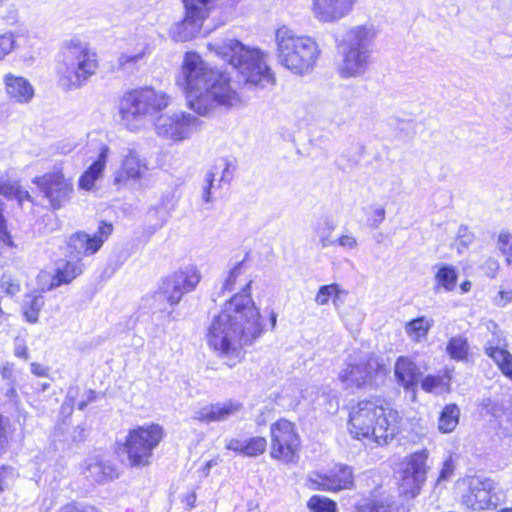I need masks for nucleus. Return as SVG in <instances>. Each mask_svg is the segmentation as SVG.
Listing matches in <instances>:
<instances>
[{"label": "nucleus", "mask_w": 512, "mask_h": 512, "mask_svg": "<svg viewBox=\"0 0 512 512\" xmlns=\"http://www.w3.org/2000/svg\"><path fill=\"white\" fill-rule=\"evenodd\" d=\"M250 284L241 294L227 301L208 327V346L218 357L226 360L229 367L240 362L242 347L253 344L264 332L261 314L249 292Z\"/></svg>", "instance_id": "nucleus-1"}, {"label": "nucleus", "mask_w": 512, "mask_h": 512, "mask_svg": "<svg viewBox=\"0 0 512 512\" xmlns=\"http://www.w3.org/2000/svg\"><path fill=\"white\" fill-rule=\"evenodd\" d=\"M178 84L185 90L189 108L201 116L216 107H233L241 102L228 74L210 67L196 52L185 53Z\"/></svg>", "instance_id": "nucleus-2"}, {"label": "nucleus", "mask_w": 512, "mask_h": 512, "mask_svg": "<svg viewBox=\"0 0 512 512\" xmlns=\"http://www.w3.org/2000/svg\"><path fill=\"white\" fill-rule=\"evenodd\" d=\"M207 47L231 64L246 84L264 88L275 83L274 74L266 61L267 55L259 48L246 46L236 39L210 42Z\"/></svg>", "instance_id": "nucleus-3"}, {"label": "nucleus", "mask_w": 512, "mask_h": 512, "mask_svg": "<svg viewBox=\"0 0 512 512\" xmlns=\"http://www.w3.org/2000/svg\"><path fill=\"white\" fill-rule=\"evenodd\" d=\"M57 68L59 85L67 91L85 86L100 67L98 54L79 37L63 42Z\"/></svg>", "instance_id": "nucleus-4"}, {"label": "nucleus", "mask_w": 512, "mask_h": 512, "mask_svg": "<svg viewBox=\"0 0 512 512\" xmlns=\"http://www.w3.org/2000/svg\"><path fill=\"white\" fill-rule=\"evenodd\" d=\"M377 36L378 29L373 24L366 23L351 27L336 40L342 56V63L338 68L342 78L360 77L367 72L373 62Z\"/></svg>", "instance_id": "nucleus-5"}, {"label": "nucleus", "mask_w": 512, "mask_h": 512, "mask_svg": "<svg viewBox=\"0 0 512 512\" xmlns=\"http://www.w3.org/2000/svg\"><path fill=\"white\" fill-rule=\"evenodd\" d=\"M276 55L279 64L295 75L313 71L321 55L318 43L310 36L298 35L287 26L276 30Z\"/></svg>", "instance_id": "nucleus-6"}, {"label": "nucleus", "mask_w": 512, "mask_h": 512, "mask_svg": "<svg viewBox=\"0 0 512 512\" xmlns=\"http://www.w3.org/2000/svg\"><path fill=\"white\" fill-rule=\"evenodd\" d=\"M170 96L151 87L131 90L120 101L121 124L131 132L147 127L154 116L170 104Z\"/></svg>", "instance_id": "nucleus-7"}, {"label": "nucleus", "mask_w": 512, "mask_h": 512, "mask_svg": "<svg viewBox=\"0 0 512 512\" xmlns=\"http://www.w3.org/2000/svg\"><path fill=\"white\" fill-rule=\"evenodd\" d=\"M387 372L383 360L376 355L350 356L339 373V380L345 389H367L377 386Z\"/></svg>", "instance_id": "nucleus-8"}, {"label": "nucleus", "mask_w": 512, "mask_h": 512, "mask_svg": "<svg viewBox=\"0 0 512 512\" xmlns=\"http://www.w3.org/2000/svg\"><path fill=\"white\" fill-rule=\"evenodd\" d=\"M163 437V428L158 424L139 426L128 432L119 451L127 456L131 467H143L150 464L153 451Z\"/></svg>", "instance_id": "nucleus-9"}, {"label": "nucleus", "mask_w": 512, "mask_h": 512, "mask_svg": "<svg viewBox=\"0 0 512 512\" xmlns=\"http://www.w3.org/2000/svg\"><path fill=\"white\" fill-rule=\"evenodd\" d=\"M202 121L195 115L176 111L160 114L155 121L156 134L168 141L180 143L192 138L201 130Z\"/></svg>", "instance_id": "nucleus-10"}, {"label": "nucleus", "mask_w": 512, "mask_h": 512, "mask_svg": "<svg viewBox=\"0 0 512 512\" xmlns=\"http://www.w3.org/2000/svg\"><path fill=\"white\" fill-rule=\"evenodd\" d=\"M185 17L170 29V36L177 42L193 39L200 31L204 20L219 5V0H182Z\"/></svg>", "instance_id": "nucleus-11"}, {"label": "nucleus", "mask_w": 512, "mask_h": 512, "mask_svg": "<svg viewBox=\"0 0 512 512\" xmlns=\"http://www.w3.org/2000/svg\"><path fill=\"white\" fill-rule=\"evenodd\" d=\"M429 451L422 449L404 458L401 463L399 489L407 497L417 496L427 479Z\"/></svg>", "instance_id": "nucleus-12"}, {"label": "nucleus", "mask_w": 512, "mask_h": 512, "mask_svg": "<svg viewBox=\"0 0 512 512\" xmlns=\"http://www.w3.org/2000/svg\"><path fill=\"white\" fill-rule=\"evenodd\" d=\"M270 432L271 457L285 463L294 462L300 446V437L295 425L286 419H280L271 425Z\"/></svg>", "instance_id": "nucleus-13"}, {"label": "nucleus", "mask_w": 512, "mask_h": 512, "mask_svg": "<svg viewBox=\"0 0 512 512\" xmlns=\"http://www.w3.org/2000/svg\"><path fill=\"white\" fill-rule=\"evenodd\" d=\"M466 491L461 501L464 506L474 511L496 508L499 497L493 479L475 475L466 479Z\"/></svg>", "instance_id": "nucleus-14"}, {"label": "nucleus", "mask_w": 512, "mask_h": 512, "mask_svg": "<svg viewBox=\"0 0 512 512\" xmlns=\"http://www.w3.org/2000/svg\"><path fill=\"white\" fill-rule=\"evenodd\" d=\"M149 171V162L135 149H129L114 172L113 184L118 188L145 189L144 180Z\"/></svg>", "instance_id": "nucleus-15"}, {"label": "nucleus", "mask_w": 512, "mask_h": 512, "mask_svg": "<svg viewBox=\"0 0 512 512\" xmlns=\"http://www.w3.org/2000/svg\"><path fill=\"white\" fill-rule=\"evenodd\" d=\"M199 281L200 273L198 269L193 265L186 266L163 281L156 297L167 300L171 306L177 305L185 294L195 289Z\"/></svg>", "instance_id": "nucleus-16"}, {"label": "nucleus", "mask_w": 512, "mask_h": 512, "mask_svg": "<svg viewBox=\"0 0 512 512\" xmlns=\"http://www.w3.org/2000/svg\"><path fill=\"white\" fill-rule=\"evenodd\" d=\"M32 182L37 185L53 210L61 209L72 197V181L66 179L60 170L35 177Z\"/></svg>", "instance_id": "nucleus-17"}, {"label": "nucleus", "mask_w": 512, "mask_h": 512, "mask_svg": "<svg viewBox=\"0 0 512 512\" xmlns=\"http://www.w3.org/2000/svg\"><path fill=\"white\" fill-rule=\"evenodd\" d=\"M378 408L379 405L370 400L360 401L352 408L349 415V431L354 438L371 439Z\"/></svg>", "instance_id": "nucleus-18"}, {"label": "nucleus", "mask_w": 512, "mask_h": 512, "mask_svg": "<svg viewBox=\"0 0 512 512\" xmlns=\"http://www.w3.org/2000/svg\"><path fill=\"white\" fill-rule=\"evenodd\" d=\"M113 230L112 224L102 222L98 231L90 236L86 232H77L70 236L68 246L71 254L80 259L84 255L96 253L108 239Z\"/></svg>", "instance_id": "nucleus-19"}, {"label": "nucleus", "mask_w": 512, "mask_h": 512, "mask_svg": "<svg viewBox=\"0 0 512 512\" xmlns=\"http://www.w3.org/2000/svg\"><path fill=\"white\" fill-rule=\"evenodd\" d=\"M236 164L233 159L221 157L214 161L207 171L202 187V200L209 203L212 200V190L221 187V184H229L233 179Z\"/></svg>", "instance_id": "nucleus-20"}, {"label": "nucleus", "mask_w": 512, "mask_h": 512, "mask_svg": "<svg viewBox=\"0 0 512 512\" xmlns=\"http://www.w3.org/2000/svg\"><path fill=\"white\" fill-rule=\"evenodd\" d=\"M400 420L398 411L379 405L371 439L378 445L388 444L400 432Z\"/></svg>", "instance_id": "nucleus-21"}, {"label": "nucleus", "mask_w": 512, "mask_h": 512, "mask_svg": "<svg viewBox=\"0 0 512 512\" xmlns=\"http://www.w3.org/2000/svg\"><path fill=\"white\" fill-rule=\"evenodd\" d=\"M308 486L313 490L339 491L353 485L352 469L345 465H336L328 474L309 477Z\"/></svg>", "instance_id": "nucleus-22"}, {"label": "nucleus", "mask_w": 512, "mask_h": 512, "mask_svg": "<svg viewBox=\"0 0 512 512\" xmlns=\"http://www.w3.org/2000/svg\"><path fill=\"white\" fill-rule=\"evenodd\" d=\"M356 0H312V11L320 22L332 23L346 17Z\"/></svg>", "instance_id": "nucleus-23"}, {"label": "nucleus", "mask_w": 512, "mask_h": 512, "mask_svg": "<svg viewBox=\"0 0 512 512\" xmlns=\"http://www.w3.org/2000/svg\"><path fill=\"white\" fill-rule=\"evenodd\" d=\"M82 473L91 482L103 483L118 477L117 468L104 454L87 457L82 466Z\"/></svg>", "instance_id": "nucleus-24"}, {"label": "nucleus", "mask_w": 512, "mask_h": 512, "mask_svg": "<svg viewBox=\"0 0 512 512\" xmlns=\"http://www.w3.org/2000/svg\"><path fill=\"white\" fill-rule=\"evenodd\" d=\"M243 406L238 401H225L215 404H208L194 411L193 419L203 422H221L237 415Z\"/></svg>", "instance_id": "nucleus-25"}, {"label": "nucleus", "mask_w": 512, "mask_h": 512, "mask_svg": "<svg viewBox=\"0 0 512 512\" xmlns=\"http://www.w3.org/2000/svg\"><path fill=\"white\" fill-rule=\"evenodd\" d=\"M3 83L7 96L17 104H28L34 98L33 85L22 76L7 73L3 77Z\"/></svg>", "instance_id": "nucleus-26"}, {"label": "nucleus", "mask_w": 512, "mask_h": 512, "mask_svg": "<svg viewBox=\"0 0 512 512\" xmlns=\"http://www.w3.org/2000/svg\"><path fill=\"white\" fill-rule=\"evenodd\" d=\"M394 374L397 383L406 391L412 392H415L422 375L417 364L406 356L397 358L394 365Z\"/></svg>", "instance_id": "nucleus-27"}, {"label": "nucleus", "mask_w": 512, "mask_h": 512, "mask_svg": "<svg viewBox=\"0 0 512 512\" xmlns=\"http://www.w3.org/2000/svg\"><path fill=\"white\" fill-rule=\"evenodd\" d=\"M358 512H408L405 505L396 496L380 493L371 499H365L357 505Z\"/></svg>", "instance_id": "nucleus-28"}, {"label": "nucleus", "mask_w": 512, "mask_h": 512, "mask_svg": "<svg viewBox=\"0 0 512 512\" xmlns=\"http://www.w3.org/2000/svg\"><path fill=\"white\" fill-rule=\"evenodd\" d=\"M110 149L107 145L101 144L97 159L80 176L79 187L84 190H91L95 182L102 176L106 167Z\"/></svg>", "instance_id": "nucleus-29"}, {"label": "nucleus", "mask_w": 512, "mask_h": 512, "mask_svg": "<svg viewBox=\"0 0 512 512\" xmlns=\"http://www.w3.org/2000/svg\"><path fill=\"white\" fill-rule=\"evenodd\" d=\"M152 52V47L147 41L139 42L133 50L120 54L117 59L118 67L122 70L132 69L142 62Z\"/></svg>", "instance_id": "nucleus-30"}, {"label": "nucleus", "mask_w": 512, "mask_h": 512, "mask_svg": "<svg viewBox=\"0 0 512 512\" xmlns=\"http://www.w3.org/2000/svg\"><path fill=\"white\" fill-rule=\"evenodd\" d=\"M451 373L449 370L440 371L437 375L429 374L421 382V388L427 393L442 394L450 391Z\"/></svg>", "instance_id": "nucleus-31"}, {"label": "nucleus", "mask_w": 512, "mask_h": 512, "mask_svg": "<svg viewBox=\"0 0 512 512\" xmlns=\"http://www.w3.org/2000/svg\"><path fill=\"white\" fill-rule=\"evenodd\" d=\"M347 295L348 292L337 283L323 285L316 294L315 302L323 306L327 305L330 299H332L334 307L338 308L344 303Z\"/></svg>", "instance_id": "nucleus-32"}, {"label": "nucleus", "mask_w": 512, "mask_h": 512, "mask_svg": "<svg viewBox=\"0 0 512 512\" xmlns=\"http://www.w3.org/2000/svg\"><path fill=\"white\" fill-rule=\"evenodd\" d=\"M0 195L8 200H15L20 206L25 201L32 202L30 193L23 189L17 181L10 180L6 176H0Z\"/></svg>", "instance_id": "nucleus-33"}, {"label": "nucleus", "mask_w": 512, "mask_h": 512, "mask_svg": "<svg viewBox=\"0 0 512 512\" xmlns=\"http://www.w3.org/2000/svg\"><path fill=\"white\" fill-rule=\"evenodd\" d=\"M245 263L244 261L238 262L229 272L227 278L224 281L223 284V290L232 292L237 289V285L240 288V292L238 294H241L244 292V289L246 288V283L252 284L251 279H247L245 276ZM249 292L251 293V287L249 288Z\"/></svg>", "instance_id": "nucleus-34"}, {"label": "nucleus", "mask_w": 512, "mask_h": 512, "mask_svg": "<svg viewBox=\"0 0 512 512\" xmlns=\"http://www.w3.org/2000/svg\"><path fill=\"white\" fill-rule=\"evenodd\" d=\"M82 272V265L79 262H61L57 265L56 273L52 278L50 288L58 287L71 282Z\"/></svg>", "instance_id": "nucleus-35"}, {"label": "nucleus", "mask_w": 512, "mask_h": 512, "mask_svg": "<svg viewBox=\"0 0 512 512\" xmlns=\"http://www.w3.org/2000/svg\"><path fill=\"white\" fill-rule=\"evenodd\" d=\"M434 321L425 316L417 317L407 322L405 325V332L407 336L414 342H421L427 337V334Z\"/></svg>", "instance_id": "nucleus-36"}, {"label": "nucleus", "mask_w": 512, "mask_h": 512, "mask_svg": "<svg viewBox=\"0 0 512 512\" xmlns=\"http://www.w3.org/2000/svg\"><path fill=\"white\" fill-rule=\"evenodd\" d=\"M45 304V299L41 294H27L23 300L22 312L25 319L30 323H36L39 319V313Z\"/></svg>", "instance_id": "nucleus-37"}, {"label": "nucleus", "mask_w": 512, "mask_h": 512, "mask_svg": "<svg viewBox=\"0 0 512 512\" xmlns=\"http://www.w3.org/2000/svg\"><path fill=\"white\" fill-rule=\"evenodd\" d=\"M460 410L456 404L446 405L440 413L438 429L442 433H450L459 423Z\"/></svg>", "instance_id": "nucleus-38"}, {"label": "nucleus", "mask_w": 512, "mask_h": 512, "mask_svg": "<svg viewBox=\"0 0 512 512\" xmlns=\"http://www.w3.org/2000/svg\"><path fill=\"white\" fill-rule=\"evenodd\" d=\"M446 352L455 361L466 360L469 354L467 339L463 336L452 337L447 343Z\"/></svg>", "instance_id": "nucleus-39"}, {"label": "nucleus", "mask_w": 512, "mask_h": 512, "mask_svg": "<svg viewBox=\"0 0 512 512\" xmlns=\"http://www.w3.org/2000/svg\"><path fill=\"white\" fill-rule=\"evenodd\" d=\"M457 278L455 267L447 264L442 265L435 275L437 286L442 287L445 291H452L455 288Z\"/></svg>", "instance_id": "nucleus-40"}, {"label": "nucleus", "mask_w": 512, "mask_h": 512, "mask_svg": "<svg viewBox=\"0 0 512 512\" xmlns=\"http://www.w3.org/2000/svg\"><path fill=\"white\" fill-rule=\"evenodd\" d=\"M490 353L503 375L512 380V354L507 350H492Z\"/></svg>", "instance_id": "nucleus-41"}, {"label": "nucleus", "mask_w": 512, "mask_h": 512, "mask_svg": "<svg viewBox=\"0 0 512 512\" xmlns=\"http://www.w3.org/2000/svg\"><path fill=\"white\" fill-rule=\"evenodd\" d=\"M307 506L311 512H337L336 502L320 495L312 496Z\"/></svg>", "instance_id": "nucleus-42"}, {"label": "nucleus", "mask_w": 512, "mask_h": 512, "mask_svg": "<svg viewBox=\"0 0 512 512\" xmlns=\"http://www.w3.org/2000/svg\"><path fill=\"white\" fill-rule=\"evenodd\" d=\"M488 329H492L491 338L487 340L484 346V350L487 356L491 358V351L504 350L501 348L505 344V339L502 332L498 329V325L495 322H490Z\"/></svg>", "instance_id": "nucleus-43"}, {"label": "nucleus", "mask_w": 512, "mask_h": 512, "mask_svg": "<svg viewBox=\"0 0 512 512\" xmlns=\"http://www.w3.org/2000/svg\"><path fill=\"white\" fill-rule=\"evenodd\" d=\"M267 446V441L264 437L256 436L245 439L244 454L249 457H256L261 455Z\"/></svg>", "instance_id": "nucleus-44"}, {"label": "nucleus", "mask_w": 512, "mask_h": 512, "mask_svg": "<svg viewBox=\"0 0 512 512\" xmlns=\"http://www.w3.org/2000/svg\"><path fill=\"white\" fill-rule=\"evenodd\" d=\"M497 246L506 257L508 265H512V234L509 231H500L497 238Z\"/></svg>", "instance_id": "nucleus-45"}, {"label": "nucleus", "mask_w": 512, "mask_h": 512, "mask_svg": "<svg viewBox=\"0 0 512 512\" xmlns=\"http://www.w3.org/2000/svg\"><path fill=\"white\" fill-rule=\"evenodd\" d=\"M16 48V36L12 32L0 34V61L11 54Z\"/></svg>", "instance_id": "nucleus-46"}, {"label": "nucleus", "mask_w": 512, "mask_h": 512, "mask_svg": "<svg viewBox=\"0 0 512 512\" xmlns=\"http://www.w3.org/2000/svg\"><path fill=\"white\" fill-rule=\"evenodd\" d=\"M1 289L8 295H15L20 292L19 281L11 274L4 273L0 280Z\"/></svg>", "instance_id": "nucleus-47"}, {"label": "nucleus", "mask_w": 512, "mask_h": 512, "mask_svg": "<svg viewBox=\"0 0 512 512\" xmlns=\"http://www.w3.org/2000/svg\"><path fill=\"white\" fill-rule=\"evenodd\" d=\"M4 212V203L0 201V241L8 247H12L13 240L10 232L7 229L6 219L3 215Z\"/></svg>", "instance_id": "nucleus-48"}, {"label": "nucleus", "mask_w": 512, "mask_h": 512, "mask_svg": "<svg viewBox=\"0 0 512 512\" xmlns=\"http://www.w3.org/2000/svg\"><path fill=\"white\" fill-rule=\"evenodd\" d=\"M454 473V464L452 457L449 456L443 462V466L441 468L440 474L437 478L436 485L440 486L443 482L449 481Z\"/></svg>", "instance_id": "nucleus-49"}, {"label": "nucleus", "mask_w": 512, "mask_h": 512, "mask_svg": "<svg viewBox=\"0 0 512 512\" xmlns=\"http://www.w3.org/2000/svg\"><path fill=\"white\" fill-rule=\"evenodd\" d=\"M512 301V282H507L502 285V289L499 291L495 298V304L499 307H504Z\"/></svg>", "instance_id": "nucleus-50"}, {"label": "nucleus", "mask_w": 512, "mask_h": 512, "mask_svg": "<svg viewBox=\"0 0 512 512\" xmlns=\"http://www.w3.org/2000/svg\"><path fill=\"white\" fill-rule=\"evenodd\" d=\"M474 240V235L466 226L461 225L457 232V249L467 248Z\"/></svg>", "instance_id": "nucleus-51"}, {"label": "nucleus", "mask_w": 512, "mask_h": 512, "mask_svg": "<svg viewBox=\"0 0 512 512\" xmlns=\"http://www.w3.org/2000/svg\"><path fill=\"white\" fill-rule=\"evenodd\" d=\"M59 512H99V510L89 504L71 502L61 507Z\"/></svg>", "instance_id": "nucleus-52"}, {"label": "nucleus", "mask_w": 512, "mask_h": 512, "mask_svg": "<svg viewBox=\"0 0 512 512\" xmlns=\"http://www.w3.org/2000/svg\"><path fill=\"white\" fill-rule=\"evenodd\" d=\"M337 245L343 247L346 250H352L357 248V240L351 234L342 235L337 239Z\"/></svg>", "instance_id": "nucleus-53"}, {"label": "nucleus", "mask_w": 512, "mask_h": 512, "mask_svg": "<svg viewBox=\"0 0 512 512\" xmlns=\"http://www.w3.org/2000/svg\"><path fill=\"white\" fill-rule=\"evenodd\" d=\"M385 219V209L383 207H377L373 210L370 216L371 226L377 228Z\"/></svg>", "instance_id": "nucleus-54"}, {"label": "nucleus", "mask_w": 512, "mask_h": 512, "mask_svg": "<svg viewBox=\"0 0 512 512\" xmlns=\"http://www.w3.org/2000/svg\"><path fill=\"white\" fill-rule=\"evenodd\" d=\"M14 354L16 357L28 359V351L24 340L17 338L14 342Z\"/></svg>", "instance_id": "nucleus-55"}, {"label": "nucleus", "mask_w": 512, "mask_h": 512, "mask_svg": "<svg viewBox=\"0 0 512 512\" xmlns=\"http://www.w3.org/2000/svg\"><path fill=\"white\" fill-rule=\"evenodd\" d=\"M3 20L9 25H14L18 20V11L14 5L7 8V11L2 14Z\"/></svg>", "instance_id": "nucleus-56"}, {"label": "nucleus", "mask_w": 512, "mask_h": 512, "mask_svg": "<svg viewBox=\"0 0 512 512\" xmlns=\"http://www.w3.org/2000/svg\"><path fill=\"white\" fill-rule=\"evenodd\" d=\"M244 445L245 440L242 439H231L227 445L226 448L235 452H239L241 454H244Z\"/></svg>", "instance_id": "nucleus-57"}, {"label": "nucleus", "mask_w": 512, "mask_h": 512, "mask_svg": "<svg viewBox=\"0 0 512 512\" xmlns=\"http://www.w3.org/2000/svg\"><path fill=\"white\" fill-rule=\"evenodd\" d=\"M96 399V392L93 391V390H89L87 393H86V398L85 399H82L78 402L77 404V407L79 410H84L87 405L93 401H95Z\"/></svg>", "instance_id": "nucleus-58"}, {"label": "nucleus", "mask_w": 512, "mask_h": 512, "mask_svg": "<svg viewBox=\"0 0 512 512\" xmlns=\"http://www.w3.org/2000/svg\"><path fill=\"white\" fill-rule=\"evenodd\" d=\"M317 236L319 237L320 244L323 248L328 246L337 245V240H331L330 235H322L320 232V227L316 229Z\"/></svg>", "instance_id": "nucleus-59"}, {"label": "nucleus", "mask_w": 512, "mask_h": 512, "mask_svg": "<svg viewBox=\"0 0 512 512\" xmlns=\"http://www.w3.org/2000/svg\"><path fill=\"white\" fill-rule=\"evenodd\" d=\"M31 372L38 377L48 376V368L39 363L31 364Z\"/></svg>", "instance_id": "nucleus-60"}, {"label": "nucleus", "mask_w": 512, "mask_h": 512, "mask_svg": "<svg viewBox=\"0 0 512 512\" xmlns=\"http://www.w3.org/2000/svg\"><path fill=\"white\" fill-rule=\"evenodd\" d=\"M86 437V427L84 425H78L73 431V440L81 442Z\"/></svg>", "instance_id": "nucleus-61"}, {"label": "nucleus", "mask_w": 512, "mask_h": 512, "mask_svg": "<svg viewBox=\"0 0 512 512\" xmlns=\"http://www.w3.org/2000/svg\"><path fill=\"white\" fill-rule=\"evenodd\" d=\"M318 227H320V232L322 235H330L332 230L334 229V225L328 219H324L323 227H321V224H319Z\"/></svg>", "instance_id": "nucleus-62"}, {"label": "nucleus", "mask_w": 512, "mask_h": 512, "mask_svg": "<svg viewBox=\"0 0 512 512\" xmlns=\"http://www.w3.org/2000/svg\"><path fill=\"white\" fill-rule=\"evenodd\" d=\"M6 442H7V439H6V436H5L4 427L2 425V416H0V455L5 450Z\"/></svg>", "instance_id": "nucleus-63"}, {"label": "nucleus", "mask_w": 512, "mask_h": 512, "mask_svg": "<svg viewBox=\"0 0 512 512\" xmlns=\"http://www.w3.org/2000/svg\"><path fill=\"white\" fill-rule=\"evenodd\" d=\"M1 374L3 378L11 379L13 377V365L6 364L5 366H3Z\"/></svg>", "instance_id": "nucleus-64"}]
</instances>
